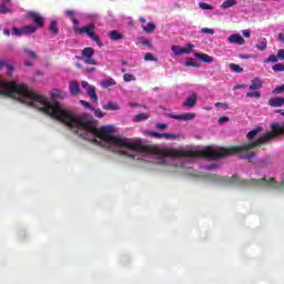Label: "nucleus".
<instances>
[{"mask_svg": "<svg viewBox=\"0 0 284 284\" xmlns=\"http://www.w3.org/2000/svg\"><path fill=\"white\" fill-rule=\"evenodd\" d=\"M257 50L261 52L267 50V41H261L256 44Z\"/></svg>", "mask_w": 284, "mask_h": 284, "instance_id": "7c9ffc66", "label": "nucleus"}, {"mask_svg": "<svg viewBox=\"0 0 284 284\" xmlns=\"http://www.w3.org/2000/svg\"><path fill=\"white\" fill-rule=\"evenodd\" d=\"M268 105H271V108H281L282 105H284V98H271L268 100Z\"/></svg>", "mask_w": 284, "mask_h": 284, "instance_id": "9b49d317", "label": "nucleus"}, {"mask_svg": "<svg viewBox=\"0 0 284 284\" xmlns=\"http://www.w3.org/2000/svg\"><path fill=\"white\" fill-rule=\"evenodd\" d=\"M284 92V84L275 87V89L273 90V94H283Z\"/></svg>", "mask_w": 284, "mask_h": 284, "instance_id": "4c0bfd02", "label": "nucleus"}, {"mask_svg": "<svg viewBox=\"0 0 284 284\" xmlns=\"http://www.w3.org/2000/svg\"><path fill=\"white\" fill-rule=\"evenodd\" d=\"M7 74L8 77H12V72L14 70V67H12V64H7Z\"/></svg>", "mask_w": 284, "mask_h": 284, "instance_id": "c03bdc74", "label": "nucleus"}, {"mask_svg": "<svg viewBox=\"0 0 284 284\" xmlns=\"http://www.w3.org/2000/svg\"><path fill=\"white\" fill-rule=\"evenodd\" d=\"M194 57L200 59V61H203V63H212L214 61V58L207 53H195Z\"/></svg>", "mask_w": 284, "mask_h": 284, "instance_id": "ddd939ff", "label": "nucleus"}, {"mask_svg": "<svg viewBox=\"0 0 284 284\" xmlns=\"http://www.w3.org/2000/svg\"><path fill=\"white\" fill-rule=\"evenodd\" d=\"M87 72H88L89 74H92V72H97V68H88V69H87Z\"/></svg>", "mask_w": 284, "mask_h": 284, "instance_id": "5fc2aeb1", "label": "nucleus"}, {"mask_svg": "<svg viewBox=\"0 0 284 284\" xmlns=\"http://www.w3.org/2000/svg\"><path fill=\"white\" fill-rule=\"evenodd\" d=\"M247 99H258L261 97V92L251 91L246 93Z\"/></svg>", "mask_w": 284, "mask_h": 284, "instance_id": "c756f323", "label": "nucleus"}, {"mask_svg": "<svg viewBox=\"0 0 284 284\" xmlns=\"http://www.w3.org/2000/svg\"><path fill=\"white\" fill-rule=\"evenodd\" d=\"M11 34H12L13 37H23V28H17V27H14V28L12 29Z\"/></svg>", "mask_w": 284, "mask_h": 284, "instance_id": "a878e982", "label": "nucleus"}, {"mask_svg": "<svg viewBox=\"0 0 284 284\" xmlns=\"http://www.w3.org/2000/svg\"><path fill=\"white\" fill-rule=\"evenodd\" d=\"M0 94H3V97H10L11 99H18L20 103H24L30 108H36V110L43 112L48 116H51V119H55V121H59V119L54 118L52 113L48 112V109L52 108V103H58V105L64 110V112L72 114V112L63 108V105L57 101L68 98V93L59 89H52L50 91V95L53 100L48 101L47 97L38 94L34 92V90L28 88L27 84H19L17 82H0Z\"/></svg>", "mask_w": 284, "mask_h": 284, "instance_id": "f03ea898", "label": "nucleus"}, {"mask_svg": "<svg viewBox=\"0 0 284 284\" xmlns=\"http://www.w3.org/2000/svg\"><path fill=\"white\" fill-rule=\"evenodd\" d=\"M27 17H28V19H31V21H33V23H36L37 28H43L45 20L43 19L41 13H39L37 11H29L27 13Z\"/></svg>", "mask_w": 284, "mask_h": 284, "instance_id": "39448f33", "label": "nucleus"}, {"mask_svg": "<svg viewBox=\"0 0 284 284\" xmlns=\"http://www.w3.org/2000/svg\"><path fill=\"white\" fill-rule=\"evenodd\" d=\"M230 70H232V72H236V74H241L243 72V68L235 63L230 64Z\"/></svg>", "mask_w": 284, "mask_h": 284, "instance_id": "b1692460", "label": "nucleus"}, {"mask_svg": "<svg viewBox=\"0 0 284 284\" xmlns=\"http://www.w3.org/2000/svg\"><path fill=\"white\" fill-rule=\"evenodd\" d=\"M148 135H149V136H153L154 139H161L162 133L154 132V131H149V132H148Z\"/></svg>", "mask_w": 284, "mask_h": 284, "instance_id": "a19ab883", "label": "nucleus"}, {"mask_svg": "<svg viewBox=\"0 0 284 284\" xmlns=\"http://www.w3.org/2000/svg\"><path fill=\"white\" fill-rule=\"evenodd\" d=\"M26 54H28L31 59H37V53H34V51L26 50Z\"/></svg>", "mask_w": 284, "mask_h": 284, "instance_id": "09e8293b", "label": "nucleus"}, {"mask_svg": "<svg viewBox=\"0 0 284 284\" xmlns=\"http://www.w3.org/2000/svg\"><path fill=\"white\" fill-rule=\"evenodd\" d=\"M80 103H81V105L87 108V110H92V104H90V102L81 100Z\"/></svg>", "mask_w": 284, "mask_h": 284, "instance_id": "a18cd8bd", "label": "nucleus"}, {"mask_svg": "<svg viewBox=\"0 0 284 284\" xmlns=\"http://www.w3.org/2000/svg\"><path fill=\"white\" fill-rule=\"evenodd\" d=\"M204 179H207V181H212L213 183H236V181H239V175H232L229 178L216 174H206L204 175Z\"/></svg>", "mask_w": 284, "mask_h": 284, "instance_id": "20e7f679", "label": "nucleus"}, {"mask_svg": "<svg viewBox=\"0 0 284 284\" xmlns=\"http://www.w3.org/2000/svg\"><path fill=\"white\" fill-rule=\"evenodd\" d=\"M148 119H150V114L139 113L138 115H135L134 121H135V123H139L141 121H148Z\"/></svg>", "mask_w": 284, "mask_h": 284, "instance_id": "4be33fe9", "label": "nucleus"}, {"mask_svg": "<svg viewBox=\"0 0 284 284\" xmlns=\"http://www.w3.org/2000/svg\"><path fill=\"white\" fill-rule=\"evenodd\" d=\"M69 91H70L71 97H79V94L81 92V88L79 87V82H77V81L70 82Z\"/></svg>", "mask_w": 284, "mask_h": 284, "instance_id": "6e6552de", "label": "nucleus"}, {"mask_svg": "<svg viewBox=\"0 0 284 284\" xmlns=\"http://www.w3.org/2000/svg\"><path fill=\"white\" fill-rule=\"evenodd\" d=\"M242 34H243V37H245L246 39H250V37H251L250 30H243V31H242Z\"/></svg>", "mask_w": 284, "mask_h": 284, "instance_id": "603ef678", "label": "nucleus"}, {"mask_svg": "<svg viewBox=\"0 0 284 284\" xmlns=\"http://www.w3.org/2000/svg\"><path fill=\"white\" fill-rule=\"evenodd\" d=\"M78 68H81V64H78Z\"/></svg>", "mask_w": 284, "mask_h": 284, "instance_id": "774afa93", "label": "nucleus"}, {"mask_svg": "<svg viewBox=\"0 0 284 284\" xmlns=\"http://www.w3.org/2000/svg\"><path fill=\"white\" fill-rule=\"evenodd\" d=\"M10 9H8L4 4H0V14H8Z\"/></svg>", "mask_w": 284, "mask_h": 284, "instance_id": "79ce46f5", "label": "nucleus"}, {"mask_svg": "<svg viewBox=\"0 0 284 284\" xmlns=\"http://www.w3.org/2000/svg\"><path fill=\"white\" fill-rule=\"evenodd\" d=\"M139 21L140 23H145V18H140Z\"/></svg>", "mask_w": 284, "mask_h": 284, "instance_id": "680f3d73", "label": "nucleus"}, {"mask_svg": "<svg viewBox=\"0 0 284 284\" xmlns=\"http://www.w3.org/2000/svg\"><path fill=\"white\" fill-rule=\"evenodd\" d=\"M261 88H263V80L255 78L251 81V85L248 87V90L256 91V90H261Z\"/></svg>", "mask_w": 284, "mask_h": 284, "instance_id": "9d476101", "label": "nucleus"}, {"mask_svg": "<svg viewBox=\"0 0 284 284\" xmlns=\"http://www.w3.org/2000/svg\"><path fill=\"white\" fill-rule=\"evenodd\" d=\"M84 63L87 65H99V62H97V60H94L92 58H84Z\"/></svg>", "mask_w": 284, "mask_h": 284, "instance_id": "c9c22d12", "label": "nucleus"}, {"mask_svg": "<svg viewBox=\"0 0 284 284\" xmlns=\"http://www.w3.org/2000/svg\"><path fill=\"white\" fill-rule=\"evenodd\" d=\"M49 32H51L53 37H57V34H59V23L55 20L50 22Z\"/></svg>", "mask_w": 284, "mask_h": 284, "instance_id": "4468645a", "label": "nucleus"}, {"mask_svg": "<svg viewBox=\"0 0 284 284\" xmlns=\"http://www.w3.org/2000/svg\"><path fill=\"white\" fill-rule=\"evenodd\" d=\"M64 14L68 19H70L72 21L73 26H75V27H73L75 34H87V37H89V39H92V41L97 42V45H99V48H103V42L101 41V38H99V36L97 33H94L97 26L88 24L85 27H77V26H79V21L74 17L75 11L74 10H65Z\"/></svg>", "mask_w": 284, "mask_h": 284, "instance_id": "7ed1b4c3", "label": "nucleus"}, {"mask_svg": "<svg viewBox=\"0 0 284 284\" xmlns=\"http://www.w3.org/2000/svg\"><path fill=\"white\" fill-rule=\"evenodd\" d=\"M277 59H280V61H284V49H280L277 51Z\"/></svg>", "mask_w": 284, "mask_h": 284, "instance_id": "49530a36", "label": "nucleus"}, {"mask_svg": "<svg viewBox=\"0 0 284 284\" xmlns=\"http://www.w3.org/2000/svg\"><path fill=\"white\" fill-rule=\"evenodd\" d=\"M186 68H199V62L194 61V59L190 58L185 62Z\"/></svg>", "mask_w": 284, "mask_h": 284, "instance_id": "c85d7f7f", "label": "nucleus"}, {"mask_svg": "<svg viewBox=\"0 0 284 284\" xmlns=\"http://www.w3.org/2000/svg\"><path fill=\"white\" fill-rule=\"evenodd\" d=\"M155 128H156L158 130H168V124H165V123H158V124L155 125Z\"/></svg>", "mask_w": 284, "mask_h": 284, "instance_id": "de8ad7c7", "label": "nucleus"}, {"mask_svg": "<svg viewBox=\"0 0 284 284\" xmlns=\"http://www.w3.org/2000/svg\"><path fill=\"white\" fill-rule=\"evenodd\" d=\"M34 32H37V26L29 24V26L22 27L23 36L34 34Z\"/></svg>", "mask_w": 284, "mask_h": 284, "instance_id": "dca6fc26", "label": "nucleus"}, {"mask_svg": "<svg viewBox=\"0 0 284 284\" xmlns=\"http://www.w3.org/2000/svg\"><path fill=\"white\" fill-rule=\"evenodd\" d=\"M183 51V48H179V45H173L172 47V52L174 53V54H176L178 57H181V54H183V53H180V52H182Z\"/></svg>", "mask_w": 284, "mask_h": 284, "instance_id": "e433bc0d", "label": "nucleus"}, {"mask_svg": "<svg viewBox=\"0 0 284 284\" xmlns=\"http://www.w3.org/2000/svg\"><path fill=\"white\" fill-rule=\"evenodd\" d=\"M236 88H237V89H241V88H244V87H243V85H237Z\"/></svg>", "mask_w": 284, "mask_h": 284, "instance_id": "69168bd1", "label": "nucleus"}, {"mask_svg": "<svg viewBox=\"0 0 284 284\" xmlns=\"http://www.w3.org/2000/svg\"><path fill=\"white\" fill-rule=\"evenodd\" d=\"M94 116H97L98 119H103V116H105V113H103V111H101V109H97L94 111Z\"/></svg>", "mask_w": 284, "mask_h": 284, "instance_id": "ea45409f", "label": "nucleus"}, {"mask_svg": "<svg viewBox=\"0 0 284 284\" xmlns=\"http://www.w3.org/2000/svg\"><path fill=\"white\" fill-rule=\"evenodd\" d=\"M124 156H129L130 159H134V154L129 153L128 151H120Z\"/></svg>", "mask_w": 284, "mask_h": 284, "instance_id": "8fccbe9b", "label": "nucleus"}, {"mask_svg": "<svg viewBox=\"0 0 284 284\" xmlns=\"http://www.w3.org/2000/svg\"><path fill=\"white\" fill-rule=\"evenodd\" d=\"M278 58L275 54H271L268 58L264 59V63H277Z\"/></svg>", "mask_w": 284, "mask_h": 284, "instance_id": "bb28decb", "label": "nucleus"}, {"mask_svg": "<svg viewBox=\"0 0 284 284\" xmlns=\"http://www.w3.org/2000/svg\"><path fill=\"white\" fill-rule=\"evenodd\" d=\"M217 121H219V123H227V121H230V118H227V116H222V118H220Z\"/></svg>", "mask_w": 284, "mask_h": 284, "instance_id": "3c124183", "label": "nucleus"}, {"mask_svg": "<svg viewBox=\"0 0 284 284\" xmlns=\"http://www.w3.org/2000/svg\"><path fill=\"white\" fill-rule=\"evenodd\" d=\"M236 0H226L221 4V8L223 10H227V8H234V6H236Z\"/></svg>", "mask_w": 284, "mask_h": 284, "instance_id": "aec40b11", "label": "nucleus"}, {"mask_svg": "<svg viewBox=\"0 0 284 284\" xmlns=\"http://www.w3.org/2000/svg\"><path fill=\"white\" fill-rule=\"evenodd\" d=\"M272 69H273L274 72H284V64L283 63L274 64L272 67Z\"/></svg>", "mask_w": 284, "mask_h": 284, "instance_id": "f704fd0d", "label": "nucleus"}, {"mask_svg": "<svg viewBox=\"0 0 284 284\" xmlns=\"http://www.w3.org/2000/svg\"><path fill=\"white\" fill-rule=\"evenodd\" d=\"M278 40H280L282 43H284V33H280V34H278Z\"/></svg>", "mask_w": 284, "mask_h": 284, "instance_id": "13d9d810", "label": "nucleus"}, {"mask_svg": "<svg viewBox=\"0 0 284 284\" xmlns=\"http://www.w3.org/2000/svg\"><path fill=\"white\" fill-rule=\"evenodd\" d=\"M193 49H194V44L187 43L185 48H182V51L180 52V54H190V52H192Z\"/></svg>", "mask_w": 284, "mask_h": 284, "instance_id": "393cba45", "label": "nucleus"}, {"mask_svg": "<svg viewBox=\"0 0 284 284\" xmlns=\"http://www.w3.org/2000/svg\"><path fill=\"white\" fill-rule=\"evenodd\" d=\"M261 130H263V128H261V126H257V128H255V129H253L252 131H250L248 133H247V139H248V141H252V139H255L256 138V134L258 133V132H261Z\"/></svg>", "mask_w": 284, "mask_h": 284, "instance_id": "412c9836", "label": "nucleus"}, {"mask_svg": "<svg viewBox=\"0 0 284 284\" xmlns=\"http://www.w3.org/2000/svg\"><path fill=\"white\" fill-rule=\"evenodd\" d=\"M170 119H175L176 121H192L193 119H196V114L194 113H184V114H169Z\"/></svg>", "mask_w": 284, "mask_h": 284, "instance_id": "423d86ee", "label": "nucleus"}, {"mask_svg": "<svg viewBox=\"0 0 284 284\" xmlns=\"http://www.w3.org/2000/svg\"><path fill=\"white\" fill-rule=\"evenodd\" d=\"M206 170H214V166H207Z\"/></svg>", "mask_w": 284, "mask_h": 284, "instance_id": "0e129e2a", "label": "nucleus"}, {"mask_svg": "<svg viewBox=\"0 0 284 284\" xmlns=\"http://www.w3.org/2000/svg\"><path fill=\"white\" fill-rule=\"evenodd\" d=\"M109 39H111V41H120V39H123V34L118 30H112L109 32Z\"/></svg>", "mask_w": 284, "mask_h": 284, "instance_id": "f3484780", "label": "nucleus"}, {"mask_svg": "<svg viewBox=\"0 0 284 284\" xmlns=\"http://www.w3.org/2000/svg\"><path fill=\"white\" fill-rule=\"evenodd\" d=\"M144 61H159V59L154 58V55L149 52L144 55Z\"/></svg>", "mask_w": 284, "mask_h": 284, "instance_id": "58836bf2", "label": "nucleus"}, {"mask_svg": "<svg viewBox=\"0 0 284 284\" xmlns=\"http://www.w3.org/2000/svg\"><path fill=\"white\" fill-rule=\"evenodd\" d=\"M201 32H202L203 34H214L213 29H210V28H202V29H201Z\"/></svg>", "mask_w": 284, "mask_h": 284, "instance_id": "37998d69", "label": "nucleus"}, {"mask_svg": "<svg viewBox=\"0 0 284 284\" xmlns=\"http://www.w3.org/2000/svg\"><path fill=\"white\" fill-rule=\"evenodd\" d=\"M24 65H27V68H30L32 65V62H24Z\"/></svg>", "mask_w": 284, "mask_h": 284, "instance_id": "052dcab7", "label": "nucleus"}, {"mask_svg": "<svg viewBox=\"0 0 284 284\" xmlns=\"http://www.w3.org/2000/svg\"><path fill=\"white\" fill-rule=\"evenodd\" d=\"M122 65H128V61L123 60L122 62Z\"/></svg>", "mask_w": 284, "mask_h": 284, "instance_id": "e2e57ef3", "label": "nucleus"}, {"mask_svg": "<svg viewBox=\"0 0 284 284\" xmlns=\"http://www.w3.org/2000/svg\"><path fill=\"white\" fill-rule=\"evenodd\" d=\"M102 108H103V110H111V111L121 110L119 104H116L114 102H109V103L104 104Z\"/></svg>", "mask_w": 284, "mask_h": 284, "instance_id": "6ab92c4d", "label": "nucleus"}, {"mask_svg": "<svg viewBox=\"0 0 284 284\" xmlns=\"http://www.w3.org/2000/svg\"><path fill=\"white\" fill-rule=\"evenodd\" d=\"M197 103V97L195 93L191 94L184 102L183 106L184 108H194Z\"/></svg>", "mask_w": 284, "mask_h": 284, "instance_id": "1a4fd4ad", "label": "nucleus"}, {"mask_svg": "<svg viewBox=\"0 0 284 284\" xmlns=\"http://www.w3.org/2000/svg\"><path fill=\"white\" fill-rule=\"evenodd\" d=\"M3 34H6V37H10V30L9 29H4L3 30Z\"/></svg>", "mask_w": 284, "mask_h": 284, "instance_id": "bf43d9fd", "label": "nucleus"}, {"mask_svg": "<svg viewBox=\"0 0 284 284\" xmlns=\"http://www.w3.org/2000/svg\"><path fill=\"white\" fill-rule=\"evenodd\" d=\"M123 81H125V83H130V81H136V78L133 74L124 73Z\"/></svg>", "mask_w": 284, "mask_h": 284, "instance_id": "2f4dec72", "label": "nucleus"}, {"mask_svg": "<svg viewBox=\"0 0 284 284\" xmlns=\"http://www.w3.org/2000/svg\"><path fill=\"white\" fill-rule=\"evenodd\" d=\"M199 8H201V10H214V6L205 2L199 3Z\"/></svg>", "mask_w": 284, "mask_h": 284, "instance_id": "473e14b6", "label": "nucleus"}, {"mask_svg": "<svg viewBox=\"0 0 284 284\" xmlns=\"http://www.w3.org/2000/svg\"><path fill=\"white\" fill-rule=\"evenodd\" d=\"M87 94L88 97H90L91 101H93L94 103H97V101H99V97L97 95V87L91 85L87 89Z\"/></svg>", "mask_w": 284, "mask_h": 284, "instance_id": "f8f14e48", "label": "nucleus"}, {"mask_svg": "<svg viewBox=\"0 0 284 284\" xmlns=\"http://www.w3.org/2000/svg\"><path fill=\"white\" fill-rule=\"evenodd\" d=\"M47 112L54 116V119H58L60 123L67 125V128L72 130V132L78 134V136L81 139H83V133L79 132L80 128L81 130L93 134L91 143H99L98 139H100V141L112 143V145H118L119 148H125L126 150L141 152L142 154H156L162 159L168 156L172 159H194V156H202L203 159L216 161V150H214L212 146H207L200 152L185 149L163 150L159 146L145 145L141 143V141H133L130 138L114 136L112 135L114 132L112 126H102L100 129L97 128L90 113H82L80 115L68 113V111L63 110L57 102H52V106H49Z\"/></svg>", "mask_w": 284, "mask_h": 284, "instance_id": "f257e3e1", "label": "nucleus"}, {"mask_svg": "<svg viewBox=\"0 0 284 284\" xmlns=\"http://www.w3.org/2000/svg\"><path fill=\"white\" fill-rule=\"evenodd\" d=\"M161 139H166V140H174V139H179V135L174 134V133H162Z\"/></svg>", "mask_w": 284, "mask_h": 284, "instance_id": "72a5a7b5", "label": "nucleus"}, {"mask_svg": "<svg viewBox=\"0 0 284 284\" xmlns=\"http://www.w3.org/2000/svg\"><path fill=\"white\" fill-rule=\"evenodd\" d=\"M7 65H8V63H6V61H3V60L0 61V70L2 68H6Z\"/></svg>", "mask_w": 284, "mask_h": 284, "instance_id": "4d7b16f0", "label": "nucleus"}, {"mask_svg": "<svg viewBox=\"0 0 284 284\" xmlns=\"http://www.w3.org/2000/svg\"><path fill=\"white\" fill-rule=\"evenodd\" d=\"M215 106H216V108H229L227 104L221 103V102L215 103Z\"/></svg>", "mask_w": 284, "mask_h": 284, "instance_id": "864d4df0", "label": "nucleus"}, {"mask_svg": "<svg viewBox=\"0 0 284 284\" xmlns=\"http://www.w3.org/2000/svg\"><path fill=\"white\" fill-rule=\"evenodd\" d=\"M90 87H91L90 83H88V82H85V81L82 82V88H83V89L87 88V90H88Z\"/></svg>", "mask_w": 284, "mask_h": 284, "instance_id": "6e6d98bb", "label": "nucleus"}, {"mask_svg": "<svg viewBox=\"0 0 284 284\" xmlns=\"http://www.w3.org/2000/svg\"><path fill=\"white\" fill-rule=\"evenodd\" d=\"M82 57L84 59H92L94 57V49L92 47H87L82 50Z\"/></svg>", "mask_w": 284, "mask_h": 284, "instance_id": "2eb2a0df", "label": "nucleus"}, {"mask_svg": "<svg viewBox=\"0 0 284 284\" xmlns=\"http://www.w3.org/2000/svg\"><path fill=\"white\" fill-rule=\"evenodd\" d=\"M122 72H124V73H125V72H126V70H125V69H122Z\"/></svg>", "mask_w": 284, "mask_h": 284, "instance_id": "338daca9", "label": "nucleus"}, {"mask_svg": "<svg viewBox=\"0 0 284 284\" xmlns=\"http://www.w3.org/2000/svg\"><path fill=\"white\" fill-rule=\"evenodd\" d=\"M229 43H236L237 45H245L243 36L235 33L229 37Z\"/></svg>", "mask_w": 284, "mask_h": 284, "instance_id": "0eeeda50", "label": "nucleus"}, {"mask_svg": "<svg viewBox=\"0 0 284 284\" xmlns=\"http://www.w3.org/2000/svg\"><path fill=\"white\" fill-rule=\"evenodd\" d=\"M139 43H141V45H144L146 48H152V42H150V40H148L144 37L139 39Z\"/></svg>", "mask_w": 284, "mask_h": 284, "instance_id": "cd10ccee", "label": "nucleus"}, {"mask_svg": "<svg viewBox=\"0 0 284 284\" xmlns=\"http://www.w3.org/2000/svg\"><path fill=\"white\" fill-rule=\"evenodd\" d=\"M142 29L144 30V32L150 34V32H154V30H156V26L152 22H149L146 26L142 24Z\"/></svg>", "mask_w": 284, "mask_h": 284, "instance_id": "a211bd4d", "label": "nucleus"}, {"mask_svg": "<svg viewBox=\"0 0 284 284\" xmlns=\"http://www.w3.org/2000/svg\"><path fill=\"white\" fill-rule=\"evenodd\" d=\"M116 83V81L112 78L106 79L104 81L101 82L102 88H112V85H114Z\"/></svg>", "mask_w": 284, "mask_h": 284, "instance_id": "5701e85b", "label": "nucleus"}]
</instances>
